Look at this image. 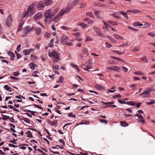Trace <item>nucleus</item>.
Masks as SVG:
<instances>
[{"mask_svg":"<svg viewBox=\"0 0 155 155\" xmlns=\"http://www.w3.org/2000/svg\"><path fill=\"white\" fill-rule=\"evenodd\" d=\"M41 29L40 28H37L36 29V33L38 35L40 34L41 32Z\"/></svg>","mask_w":155,"mask_h":155,"instance_id":"nucleus-23","label":"nucleus"},{"mask_svg":"<svg viewBox=\"0 0 155 155\" xmlns=\"http://www.w3.org/2000/svg\"><path fill=\"white\" fill-rule=\"evenodd\" d=\"M153 88V86L150 87L144 92L140 94V95L141 96L143 95V97H148L149 96V94H150V93L152 92Z\"/></svg>","mask_w":155,"mask_h":155,"instance_id":"nucleus-3","label":"nucleus"},{"mask_svg":"<svg viewBox=\"0 0 155 155\" xmlns=\"http://www.w3.org/2000/svg\"><path fill=\"white\" fill-rule=\"evenodd\" d=\"M114 37L117 39H123L122 37L120 36L119 35L115 34L114 35Z\"/></svg>","mask_w":155,"mask_h":155,"instance_id":"nucleus-27","label":"nucleus"},{"mask_svg":"<svg viewBox=\"0 0 155 155\" xmlns=\"http://www.w3.org/2000/svg\"><path fill=\"white\" fill-rule=\"evenodd\" d=\"M38 7L40 9H42L45 7V4L43 2H40L38 3Z\"/></svg>","mask_w":155,"mask_h":155,"instance_id":"nucleus-13","label":"nucleus"},{"mask_svg":"<svg viewBox=\"0 0 155 155\" xmlns=\"http://www.w3.org/2000/svg\"><path fill=\"white\" fill-rule=\"evenodd\" d=\"M94 21L91 20H88L87 23L88 24H93L94 23Z\"/></svg>","mask_w":155,"mask_h":155,"instance_id":"nucleus-61","label":"nucleus"},{"mask_svg":"<svg viewBox=\"0 0 155 155\" xmlns=\"http://www.w3.org/2000/svg\"><path fill=\"white\" fill-rule=\"evenodd\" d=\"M48 55L50 57L52 58L54 62H57L59 61L60 58V54L55 51L49 52Z\"/></svg>","mask_w":155,"mask_h":155,"instance_id":"nucleus-1","label":"nucleus"},{"mask_svg":"<svg viewBox=\"0 0 155 155\" xmlns=\"http://www.w3.org/2000/svg\"><path fill=\"white\" fill-rule=\"evenodd\" d=\"M8 119H9L10 121L12 122H13L15 120L12 117H9V118H8Z\"/></svg>","mask_w":155,"mask_h":155,"instance_id":"nucleus-64","label":"nucleus"},{"mask_svg":"<svg viewBox=\"0 0 155 155\" xmlns=\"http://www.w3.org/2000/svg\"><path fill=\"white\" fill-rule=\"evenodd\" d=\"M30 68L33 70H34L35 69V64L34 63H31L29 65Z\"/></svg>","mask_w":155,"mask_h":155,"instance_id":"nucleus-29","label":"nucleus"},{"mask_svg":"<svg viewBox=\"0 0 155 155\" xmlns=\"http://www.w3.org/2000/svg\"><path fill=\"white\" fill-rule=\"evenodd\" d=\"M27 111L29 112H31V115H34V116L35 115V114L34 113L37 112L36 111H31L30 110H28Z\"/></svg>","mask_w":155,"mask_h":155,"instance_id":"nucleus-51","label":"nucleus"},{"mask_svg":"<svg viewBox=\"0 0 155 155\" xmlns=\"http://www.w3.org/2000/svg\"><path fill=\"white\" fill-rule=\"evenodd\" d=\"M29 27H27L24 30V32L25 34H27L31 30L30 28H29Z\"/></svg>","mask_w":155,"mask_h":155,"instance_id":"nucleus-25","label":"nucleus"},{"mask_svg":"<svg viewBox=\"0 0 155 155\" xmlns=\"http://www.w3.org/2000/svg\"><path fill=\"white\" fill-rule=\"evenodd\" d=\"M61 15H59V14H58L53 19V21L54 22H57L59 20V18L60 16Z\"/></svg>","mask_w":155,"mask_h":155,"instance_id":"nucleus-20","label":"nucleus"},{"mask_svg":"<svg viewBox=\"0 0 155 155\" xmlns=\"http://www.w3.org/2000/svg\"><path fill=\"white\" fill-rule=\"evenodd\" d=\"M42 60L43 61H45L47 60V56L45 54H43L41 56Z\"/></svg>","mask_w":155,"mask_h":155,"instance_id":"nucleus-22","label":"nucleus"},{"mask_svg":"<svg viewBox=\"0 0 155 155\" xmlns=\"http://www.w3.org/2000/svg\"><path fill=\"white\" fill-rule=\"evenodd\" d=\"M31 59L32 61H34L36 60V57L33 55H31Z\"/></svg>","mask_w":155,"mask_h":155,"instance_id":"nucleus-38","label":"nucleus"},{"mask_svg":"<svg viewBox=\"0 0 155 155\" xmlns=\"http://www.w3.org/2000/svg\"><path fill=\"white\" fill-rule=\"evenodd\" d=\"M73 34L77 37H79L80 36V33L78 32L73 33Z\"/></svg>","mask_w":155,"mask_h":155,"instance_id":"nucleus-57","label":"nucleus"},{"mask_svg":"<svg viewBox=\"0 0 155 155\" xmlns=\"http://www.w3.org/2000/svg\"><path fill=\"white\" fill-rule=\"evenodd\" d=\"M57 120H54L53 121H49L48 122V124L51 125L52 126H53L54 125H57Z\"/></svg>","mask_w":155,"mask_h":155,"instance_id":"nucleus-18","label":"nucleus"},{"mask_svg":"<svg viewBox=\"0 0 155 155\" xmlns=\"http://www.w3.org/2000/svg\"><path fill=\"white\" fill-rule=\"evenodd\" d=\"M71 65L73 68H76V69L79 72V68H78V66L77 65H74L73 63H71Z\"/></svg>","mask_w":155,"mask_h":155,"instance_id":"nucleus-31","label":"nucleus"},{"mask_svg":"<svg viewBox=\"0 0 155 155\" xmlns=\"http://www.w3.org/2000/svg\"><path fill=\"white\" fill-rule=\"evenodd\" d=\"M95 87L99 90H104L105 89L104 86H102L100 84H96L95 85Z\"/></svg>","mask_w":155,"mask_h":155,"instance_id":"nucleus-9","label":"nucleus"},{"mask_svg":"<svg viewBox=\"0 0 155 155\" xmlns=\"http://www.w3.org/2000/svg\"><path fill=\"white\" fill-rule=\"evenodd\" d=\"M58 82L62 83L63 82V80L62 78H60L58 81Z\"/></svg>","mask_w":155,"mask_h":155,"instance_id":"nucleus-56","label":"nucleus"},{"mask_svg":"<svg viewBox=\"0 0 155 155\" xmlns=\"http://www.w3.org/2000/svg\"><path fill=\"white\" fill-rule=\"evenodd\" d=\"M2 116H4V117H2V119L4 120H6L7 119H8V118H9V116H6V115H4L3 114H2Z\"/></svg>","mask_w":155,"mask_h":155,"instance_id":"nucleus-42","label":"nucleus"},{"mask_svg":"<svg viewBox=\"0 0 155 155\" xmlns=\"http://www.w3.org/2000/svg\"><path fill=\"white\" fill-rule=\"evenodd\" d=\"M107 69L109 70H114L115 71H118L119 70H117V69H120V68L118 67H117L116 66H113L112 67H108L107 68Z\"/></svg>","mask_w":155,"mask_h":155,"instance_id":"nucleus-11","label":"nucleus"},{"mask_svg":"<svg viewBox=\"0 0 155 155\" xmlns=\"http://www.w3.org/2000/svg\"><path fill=\"white\" fill-rule=\"evenodd\" d=\"M101 102L103 104L107 105V107H110V106L111 105L114 104V102H105L103 101H101Z\"/></svg>","mask_w":155,"mask_h":155,"instance_id":"nucleus-19","label":"nucleus"},{"mask_svg":"<svg viewBox=\"0 0 155 155\" xmlns=\"http://www.w3.org/2000/svg\"><path fill=\"white\" fill-rule=\"evenodd\" d=\"M142 12V11H141L138 9H135L133 10V13H134L135 14H137L138 13H140Z\"/></svg>","mask_w":155,"mask_h":155,"instance_id":"nucleus-34","label":"nucleus"},{"mask_svg":"<svg viewBox=\"0 0 155 155\" xmlns=\"http://www.w3.org/2000/svg\"><path fill=\"white\" fill-rule=\"evenodd\" d=\"M84 51L85 54H87V55H88L90 53L87 49L86 48H85L84 50Z\"/></svg>","mask_w":155,"mask_h":155,"instance_id":"nucleus-46","label":"nucleus"},{"mask_svg":"<svg viewBox=\"0 0 155 155\" xmlns=\"http://www.w3.org/2000/svg\"><path fill=\"white\" fill-rule=\"evenodd\" d=\"M68 41V38L65 35H62L60 39V42L62 45L65 44Z\"/></svg>","mask_w":155,"mask_h":155,"instance_id":"nucleus-7","label":"nucleus"},{"mask_svg":"<svg viewBox=\"0 0 155 155\" xmlns=\"http://www.w3.org/2000/svg\"><path fill=\"white\" fill-rule=\"evenodd\" d=\"M23 119L25 122L27 123L30 124V120L26 118H23Z\"/></svg>","mask_w":155,"mask_h":155,"instance_id":"nucleus-45","label":"nucleus"},{"mask_svg":"<svg viewBox=\"0 0 155 155\" xmlns=\"http://www.w3.org/2000/svg\"><path fill=\"white\" fill-rule=\"evenodd\" d=\"M71 8L69 7H67L66 9H62L59 12V15H63L65 13H67L69 12L71 10Z\"/></svg>","mask_w":155,"mask_h":155,"instance_id":"nucleus-6","label":"nucleus"},{"mask_svg":"<svg viewBox=\"0 0 155 155\" xmlns=\"http://www.w3.org/2000/svg\"><path fill=\"white\" fill-rule=\"evenodd\" d=\"M59 66L58 65H53V68L54 70H58L59 69Z\"/></svg>","mask_w":155,"mask_h":155,"instance_id":"nucleus-47","label":"nucleus"},{"mask_svg":"<svg viewBox=\"0 0 155 155\" xmlns=\"http://www.w3.org/2000/svg\"><path fill=\"white\" fill-rule=\"evenodd\" d=\"M98 120L100 121L101 122H105L106 124L107 123V121L104 119H99Z\"/></svg>","mask_w":155,"mask_h":155,"instance_id":"nucleus-54","label":"nucleus"},{"mask_svg":"<svg viewBox=\"0 0 155 155\" xmlns=\"http://www.w3.org/2000/svg\"><path fill=\"white\" fill-rule=\"evenodd\" d=\"M118 102L120 104H126V102L125 101H123L121 99H119L118 100Z\"/></svg>","mask_w":155,"mask_h":155,"instance_id":"nucleus-49","label":"nucleus"},{"mask_svg":"<svg viewBox=\"0 0 155 155\" xmlns=\"http://www.w3.org/2000/svg\"><path fill=\"white\" fill-rule=\"evenodd\" d=\"M35 6V4L34 3H33L28 7V9L26 11L30 14V15H31V16L35 13L34 8Z\"/></svg>","mask_w":155,"mask_h":155,"instance_id":"nucleus-4","label":"nucleus"},{"mask_svg":"<svg viewBox=\"0 0 155 155\" xmlns=\"http://www.w3.org/2000/svg\"><path fill=\"white\" fill-rule=\"evenodd\" d=\"M139 51V49L138 48H135L133 49L132 51V52L133 53H135Z\"/></svg>","mask_w":155,"mask_h":155,"instance_id":"nucleus-62","label":"nucleus"},{"mask_svg":"<svg viewBox=\"0 0 155 155\" xmlns=\"http://www.w3.org/2000/svg\"><path fill=\"white\" fill-rule=\"evenodd\" d=\"M116 15H117V14L116 13H112L111 14V16L114 17L116 18H119V17L118 16Z\"/></svg>","mask_w":155,"mask_h":155,"instance_id":"nucleus-59","label":"nucleus"},{"mask_svg":"<svg viewBox=\"0 0 155 155\" xmlns=\"http://www.w3.org/2000/svg\"><path fill=\"white\" fill-rule=\"evenodd\" d=\"M28 16H31V15H30V14L27 11H24L23 12L22 18H24L25 17H28Z\"/></svg>","mask_w":155,"mask_h":155,"instance_id":"nucleus-16","label":"nucleus"},{"mask_svg":"<svg viewBox=\"0 0 155 155\" xmlns=\"http://www.w3.org/2000/svg\"><path fill=\"white\" fill-rule=\"evenodd\" d=\"M79 0H74L72 2V5L73 6L75 5L78 3Z\"/></svg>","mask_w":155,"mask_h":155,"instance_id":"nucleus-50","label":"nucleus"},{"mask_svg":"<svg viewBox=\"0 0 155 155\" xmlns=\"http://www.w3.org/2000/svg\"><path fill=\"white\" fill-rule=\"evenodd\" d=\"M134 73L137 74H140L141 75H143L144 74L143 72L140 71H137V72H135Z\"/></svg>","mask_w":155,"mask_h":155,"instance_id":"nucleus-53","label":"nucleus"},{"mask_svg":"<svg viewBox=\"0 0 155 155\" xmlns=\"http://www.w3.org/2000/svg\"><path fill=\"white\" fill-rule=\"evenodd\" d=\"M108 38H109V39L112 42L114 43L116 42V41L114 40L113 38H111L110 36L108 37Z\"/></svg>","mask_w":155,"mask_h":155,"instance_id":"nucleus-37","label":"nucleus"},{"mask_svg":"<svg viewBox=\"0 0 155 155\" xmlns=\"http://www.w3.org/2000/svg\"><path fill=\"white\" fill-rule=\"evenodd\" d=\"M44 36L46 38H49L51 36V34L48 32H46L44 35Z\"/></svg>","mask_w":155,"mask_h":155,"instance_id":"nucleus-33","label":"nucleus"},{"mask_svg":"<svg viewBox=\"0 0 155 155\" xmlns=\"http://www.w3.org/2000/svg\"><path fill=\"white\" fill-rule=\"evenodd\" d=\"M7 54L10 57V59L11 60H13L14 58L15 57V54L13 53L10 51H8Z\"/></svg>","mask_w":155,"mask_h":155,"instance_id":"nucleus-15","label":"nucleus"},{"mask_svg":"<svg viewBox=\"0 0 155 155\" xmlns=\"http://www.w3.org/2000/svg\"><path fill=\"white\" fill-rule=\"evenodd\" d=\"M53 3V0H45L44 3L46 5H51Z\"/></svg>","mask_w":155,"mask_h":155,"instance_id":"nucleus-14","label":"nucleus"},{"mask_svg":"<svg viewBox=\"0 0 155 155\" xmlns=\"http://www.w3.org/2000/svg\"><path fill=\"white\" fill-rule=\"evenodd\" d=\"M5 24L8 27H10L13 21V20L11 14H9L6 19Z\"/></svg>","mask_w":155,"mask_h":155,"instance_id":"nucleus-5","label":"nucleus"},{"mask_svg":"<svg viewBox=\"0 0 155 155\" xmlns=\"http://www.w3.org/2000/svg\"><path fill=\"white\" fill-rule=\"evenodd\" d=\"M13 74L15 76H17L19 75L18 72H13Z\"/></svg>","mask_w":155,"mask_h":155,"instance_id":"nucleus-63","label":"nucleus"},{"mask_svg":"<svg viewBox=\"0 0 155 155\" xmlns=\"http://www.w3.org/2000/svg\"><path fill=\"white\" fill-rule=\"evenodd\" d=\"M68 116L74 118H75L76 117L75 115L73 114L72 113H69L68 114Z\"/></svg>","mask_w":155,"mask_h":155,"instance_id":"nucleus-39","label":"nucleus"},{"mask_svg":"<svg viewBox=\"0 0 155 155\" xmlns=\"http://www.w3.org/2000/svg\"><path fill=\"white\" fill-rule=\"evenodd\" d=\"M107 22V23L113 25H118L117 22L115 21H110L109 20H108Z\"/></svg>","mask_w":155,"mask_h":155,"instance_id":"nucleus-21","label":"nucleus"},{"mask_svg":"<svg viewBox=\"0 0 155 155\" xmlns=\"http://www.w3.org/2000/svg\"><path fill=\"white\" fill-rule=\"evenodd\" d=\"M147 34L148 35H149L151 37L155 36V34L153 32L148 33H147Z\"/></svg>","mask_w":155,"mask_h":155,"instance_id":"nucleus-43","label":"nucleus"},{"mask_svg":"<svg viewBox=\"0 0 155 155\" xmlns=\"http://www.w3.org/2000/svg\"><path fill=\"white\" fill-rule=\"evenodd\" d=\"M155 103V101L154 100H150V102H148L146 103L147 105H151Z\"/></svg>","mask_w":155,"mask_h":155,"instance_id":"nucleus-32","label":"nucleus"},{"mask_svg":"<svg viewBox=\"0 0 155 155\" xmlns=\"http://www.w3.org/2000/svg\"><path fill=\"white\" fill-rule=\"evenodd\" d=\"M51 10L50 9L47 10L45 12L44 14V16L45 17V22L49 21L53 16L54 14L52 13H51Z\"/></svg>","mask_w":155,"mask_h":155,"instance_id":"nucleus-2","label":"nucleus"},{"mask_svg":"<svg viewBox=\"0 0 155 155\" xmlns=\"http://www.w3.org/2000/svg\"><path fill=\"white\" fill-rule=\"evenodd\" d=\"M78 25L80 26L83 28H87L88 27V25H87L84 23H80L78 24Z\"/></svg>","mask_w":155,"mask_h":155,"instance_id":"nucleus-24","label":"nucleus"},{"mask_svg":"<svg viewBox=\"0 0 155 155\" xmlns=\"http://www.w3.org/2000/svg\"><path fill=\"white\" fill-rule=\"evenodd\" d=\"M135 116H137L138 118H140L142 119H143V117L141 114H136Z\"/></svg>","mask_w":155,"mask_h":155,"instance_id":"nucleus-44","label":"nucleus"},{"mask_svg":"<svg viewBox=\"0 0 155 155\" xmlns=\"http://www.w3.org/2000/svg\"><path fill=\"white\" fill-rule=\"evenodd\" d=\"M42 15L41 13H38L34 16V18L35 20H37L41 18Z\"/></svg>","mask_w":155,"mask_h":155,"instance_id":"nucleus-12","label":"nucleus"},{"mask_svg":"<svg viewBox=\"0 0 155 155\" xmlns=\"http://www.w3.org/2000/svg\"><path fill=\"white\" fill-rule=\"evenodd\" d=\"M122 13H123L122 15H123L126 18L128 19V17L127 14L125 12H124Z\"/></svg>","mask_w":155,"mask_h":155,"instance_id":"nucleus-52","label":"nucleus"},{"mask_svg":"<svg viewBox=\"0 0 155 155\" xmlns=\"http://www.w3.org/2000/svg\"><path fill=\"white\" fill-rule=\"evenodd\" d=\"M81 124H84L85 125H88L89 124V122L88 121L85 120H82Z\"/></svg>","mask_w":155,"mask_h":155,"instance_id":"nucleus-28","label":"nucleus"},{"mask_svg":"<svg viewBox=\"0 0 155 155\" xmlns=\"http://www.w3.org/2000/svg\"><path fill=\"white\" fill-rule=\"evenodd\" d=\"M87 15L89 16L91 18H94V15L92 14L91 12H87L86 13Z\"/></svg>","mask_w":155,"mask_h":155,"instance_id":"nucleus-40","label":"nucleus"},{"mask_svg":"<svg viewBox=\"0 0 155 155\" xmlns=\"http://www.w3.org/2000/svg\"><path fill=\"white\" fill-rule=\"evenodd\" d=\"M105 45H106V46L107 47H108L109 48H110V47H111V45L110 44L108 43L107 42H106L105 43Z\"/></svg>","mask_w":155,"mask_h":155,"instance_id":"nucleus-60","label":"nucleus"},{"mask_svg":"<svg viewBox=\"0 0 155 155\" xmlns=\"http://www.w3.org/2000/svg\"><path fill=\"white\" fill-rule=\"evenodd\" d=\"M81 58L84 60H86L87 57L86 56H84L83 55H81Z\"/></svg>","mask_w":155,"mask_h":155,"instance_id":"nucleus-55","label":"nucleus"},{"mask_svg":"<svg viewBox=\"0 0 155 155\" xmlns=\"http://www.w3.org/2000/svg\"><path fill=\"white\" fill-rule=\"evenodd\" d=\"M86 5L85 3H81L80 5V8H81L83 9L85 7Z\"/></svg>","mask_w":155,"mask_h":155,"instance_id":"nucleus-41","label":"nucleus"},{"mask_svg":"<svg viewBox=\"0 0 155 155\" xmlns=\"http://www.w3.org/2000/svg\"><path fill=\"white\" fill-rule=\"evenodd\" d=\"M93 29L98 35L99 36H102L103 34L101 33L100 29H99L98 27L94 26Z\"/></svg>","mask_w":155,"mask_h":155,"instance_id":"nucleus-8","label":"nucleus"},{"mask_svg":"<svg viewBox=\"0 0 155 155\" xmlns=\"http://www.w3.org/2000/svg\"><path fill=\"white\" fill-rule=\"evenodd\" d=\"M3 88H5L7 91H10V87L7 85H5Z\"/></svg>","mask_w":155,"mask_h":155,"instance_id":"nucleus-35","label":"nucleus"},{"mask_svg":"<svg viewBox=\"0 0 155 155\" xmlns=\"http://www.w3.org/2000/svg\"><path fill=\"white\" fill-rule=\"evenodd\" d=\"M54 41V39L53 38L51 39V41L48 44L49 46L50 47H52L53 45V43Z\"/></svg>","mask_w":155,"mask_h":155,"instance_id":"nucleus-26","label":"nucleus"},{"mask_svg":"<svg viewBox=\"0 0 155 155\" xmlns=\"http://www.w3.org/2000/svg\"><path fill=\"white\" fill-rule=\"evenodd\" d=\"M140 59L141 61H143L145 63H147L148 61V60L147 59V57L145 56L141 58Z\"/></svg>","mask_w":155,"mask_h":155,"instance_id":"nucleus-30","label":"nucleus"},{"mask_svg":"<svg viewBox=\"0 0 155 155\" xmlns=\"http://www.w3.org/2000/svg\"><path fill=\"white\" fill-rule=\"evenodd\" d=\"M33 105L34 107H37L40 109H43V108L41 106H39L38 105H37L36 104H34Z\"/></svg>","mask_w":155,"mask_h":155,"instance_id":"nucleus-58","label":"nucleus"},{"mask_svg":"<svg viewBox=\"0 0 155 155\" xmlns=\"http://www.w3.org/2000/svg\"><path fill=\"white\" fill-rule=\"evenodd\" d=\"M28 134L27 137H33L32 134L30 131H28L26 133Z\"/></svg>","mask_w":155,"mask_h":155,"instance_id":"nucleus-36","label":"nucleus"},{"mask_svg":"<svg viewBox=\"0 0 155 155\" xmlns=\"http://www.w3.org/2000/svg\"><path fill=\"white\" fill-rule=\"evenodd\" d=\"M92 40V39L89 36H87L86 38V39L85 40V41H91Z\"/></svg>","mask_w":155,"mask_h":155,"instance_id":"nucleus-48","label":"nucleus"},{"mask_svg":"<svg viewBox=\"0 0 155 155\" xmlns=\"http://www.w3.org/2000/svg\"><path fill=\"white\" fill-rule=\"evenodd\" d=\"M120 124L122 126L125 127L129 126V124L125 121H121Z\"/></svg>","mask_w":155,"mask_h":155,"instance_id":"nucleus-17","label":"nucleus"},{"mask_svg":"<svg viewBox=\"0 0 155 155\" xmlns=\"http://www.w3.org/2000/svg\"><path fill=\"white\" fill-rule=\"evenodd\" d=\"M32 50H33V49H28L24 50L23 52L25 55H29Z\"/></svg>","mask_w":155,"mask_h":155,"instance_id":"nucleus-10","label":"nucleus"}]
</instances>
